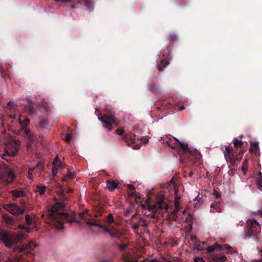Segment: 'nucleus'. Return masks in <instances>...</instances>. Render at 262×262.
Returning <instances> with one entry per match:
<instances>
[{
  "label": "nucleus",
  "mask_w": 262,
  "mask_h": 262,
  "mask_svg": "<svg viewBox=\"0 0 262 262\" xmlns=\"http://www.w3.org/2000/svg\"><path fill=\"white\" fill-rule=\"evenodd\" d=\"M58 168L53 166L52 172L53 176H56L58 172Z\"/></svg>",
  "instance_id": "nucleus-48"
},
{
  "label": "nucleus",
  "mask_w": 262,
  "mask_h": 262,
  "mask_svg": "<svg viewBox=\"0 0 262 262\" xmlns=\"http://www.w3.org/2000/svg\"><path fill=\"white\" fill-rule=\"evenodd\" d=\"M259 177L256 179H262V173L261 172H259Z\"/></svg>",
  "instance_id": "nucleus-61"
},
{
  "label": "nucleus",
  "mask_w": 262,
  "mask_h": 262,
  "mask_svg": "<svg viewBox=\"0 0 262 262\" xmlns=\"http://www.w3.org/2000/svg\"><path fill=\"white\" fill-rule=\"evenodd\" d=\"M25 221L26 224L28 226H30L32 224V219L31 217L28 214L25 215Z\"/></svg>",
  "instance_id": "nucleus-33"
},
{
  "label": "nucleus",
  "mask_w": 262,
  "mask_h": 262,
  "mask_svg": "<svg viewBox=\"0 0 262 262\" xmlns=\"http://www.w3.org/2000/svg\"><path fill=\"white\" fill-rule=\"evenodd\" d=\"M163 188L165 193L167 191L169 192L170 194L174 195V209L172 212L174 213V214H177L180 210L179 201L181 198L178 193L179 186L175 183L173 179H171L170 182L163 185Z\"/></svg>",
  "instance_id": "nucleus-5"
},
{
  "label": "nucleus",
  "mask_w": 262,
  "mask_h": 262,
  "mask_svg": "<svg viewBox=\"0 0 262 262\" xmlns=\"http://www.w3.org/2000/svg\"><path fill=\"white\" fill-rule=\"evenodd\" d=\"M73 173L71 172L69 170L68 171V174L64 177V179H63V181H66L68 179H71L73 178Z\"/></svg>",
  "instance_id": "nucleus-36"
},
{
  "label": "nucleus",
  "mask_w": 262,
  "mask_h": 262,
  "mask_svg": "<svg viewBox=\"0 0 262 262\" xmlns=\"http://www.w3.org/2000/svg\"><path fill=\"white\" fill-rule=\"evenodd\" d=\"M242 169L245 174L247 169H248V161L247 160H245L242 164Z\"/></svg>",
  "instance_id": "nucleus-35"
},
{
  "label": "nucleus",
  "mask_w": 262,
  "mask_h": 262,
  "mask_svg": "<svg viewBox=\"0 0 262 262\" xmlns=\"http://www.w3.org/2000/svg\"><path fill=\"white\" fill-rule=\"evenodd\" d=\"M194 174V173L192 171H190L189 173H188V176L190 177H192V176Z\"/></svg>",
  "instance_id": "nucleus-60"
},
{
  "label": "nucleus",
  "mask_w": 262,
  "mask_h": 262,
  "mask_svg": "<svg viewBox=\"0 0 262 262\" xmlns=\"http://www.w3.org/2000/svg\"><path fill=\"white\" fill-rule=\"evenodd\" d=\"M56 227L58 229H61L63 228V223L60 222H58V224L56 226Z\"/></svg>",
  "instance_id": "nucleus-50"
},
{
  "label": "nucleus",
  "mask_w": 262,
  "mask_h": 262,
  "mask_svg": "<svg viewBox=\"0 0 262 262\" xmlns=\"http://www.w3.org/2000/svg\"><path fill=\"white\" fill-rule=\"evenodd\" d=\"M2 217L9 227H10L11 229H14V226L15 223L14 217L10 216L7 213L3 214Z\"/></svg>",
  "instance_id": "nucleus-17"
},
{
  "label": "nucleus",
  "mask_w": 262,
  "mask_h": 262,
  "mask_svg": "<svg viewBox=\"0 0 262 262\" xmlns=\"http://www.w3.org/2000/svg\"><path fill=\"white\" fill-rule=\"evenodd\" d=\"M177 214H174L172 212L170 213L169 215V220H172V221H177Z\"/></svg>",
  "instance_id": "nucleus-39"
},
{
  "label": "nucleus",
  "mask_w": 262,
  "mask_h": 262,
  "mask_svg": "<svg viewBox=\"0 0 262 262\" xmlns=\"http://www.w3.org/2000/svg\"><path fill=\"white\" fill-rule=\"evenodd\" d=\"M149 222H150L149 220H147V219H143L141 217H139V219L137 222L139 226H143V227L146 226L149 224Z\"/></svg>",
  "instance_id": "nucleus-26"
},
{
  "label": "nucleus",
  "mask_w": 262,
  "mask_h": 262,
  "mask_svg": "<svg viewBox=\"0 0 262 262\" xmlns=\"http://www.w3.org/2000/svg\"><path fill=\"white\" fill-rule=\"evenodd\" d=\"M13 201H15L17 198H25L26 193L23 190H13L11 191Z\"/></svg>",
  "instance_id": "nucleus-16"
},
{
  "label": "nucleus",
  "mask_w": 262,
  "mask_h": 262,
  "mask_svg": "<svg viewBox=\"0 0 262 262\" xmlns=\"http://www.w3.org/2000/svg\"><path fill=\"white\" fill-rule=\"evenodd\" d=\"M35 167L43 170L44 168V163L41 161H38Z\"/></svg>",
  "instance_id": "nucleus-38"
},
{
  "label": "nucleus",
  "mask_w": 262,
  "mask_h": 262,
  "mask_svg": "<svg viewBox=\"0 0 262 262\" xmlns=\"http://www.w3.org/2000/svg\"><path fill=\"white\" fill-rule=\"evenodd\" d=\"M215 250H218L219 251L222 250V247L220 245L217 243H215L213 245L209 246L207 248V250L209 252H212L215 251Z\"/></svg>",
  "instance_id": "nucleus-22"
},
{
  "label": "nucleus",
  "mask_w": 262,
  "mask_h": 262,
  "mask_svg": "<svg viewBox=\"0 0 262 262\" xmlns=\"http://www.w3.org/2000/svg\"><path fill=\"white\" fill-rule=\"evenodd\" d=\"M20 203L21 204V205L25 206L26 204V202L24 200L22 199L20 200Z\"/></svg>",
  "instance_id": "nucleus-56"
},
{
  "label": "nucleus",
  "mask_w": 262,
  "mask_h": 262,
  "mask_svg": "<svg viewBox=\"0 0 262 262\" xmlns=\"http://www.w3.org/2000/svg\"><path fill=\"white\" fill-rule=\"evenodd\" d=\"M42 105L39 106L36 103H33L31 101L28 100V104L25 106V110L29 115L33 116L35 114L38 108H41Z\"/></svg>",
  "instance_id": "nucleus-14"
},
{
  "label": "nucleus",
  "mask_w": 262,
  "mask_h": 262,
  "mask_svg": "<svg viewBox=\"0 0 262 262\" xmlns=\"http://www.w3.org/2000/svg\"><path fill=\"white\" fill-rule=\"evenodd\" d=\"M63 193V191L61 192L59 199L56 200V204L53 205L51 212L50 214V217L53 220L62 219L70 223L75 222L78 225H81L80 221L77 219L75 214L70 216L67 213L63 211L66 207V202L68 201L67 198Z\"/></svg>",
  "instance_id": "nucleus-2"
},
{
  "label": "nucleus",
  "mask_w": 262,
  "mask_h": 262,
  "mask_svg": "<svg viewBox=\"0 0 262 262\" xmlns=\"http://www.w3.org/2000/svg\"><path fill=\"white\" fill-rule=\"evenodd\" d=\"M26 238V234L23 233L15 234L5 230L0 231V239L8 248L12 247Z\"/></svg>",
  "instance_id": "nucleus-4"
},
{
  "label": "nucleus",
  "mask_w": 262,
  "mask_h": 262,
  "mask_svg": "<svg viewBox=\"0 0 262 262\" xmlns=\"http://www.w3.org/2000/svg\"><path fill=\"white\" fill-rule=\"evenodd\" d=\"M213 260L214 262H225L227 257L225 255H215L213 256Z\"/></svg>",
  "instance_id": "nucleus-23"
},
{
  "label": "nucleus",
  "mask_w": 262,
  "mask_h": 262,
  "mask_svg": "<svg viewBox=\"0 0 262 262\" xmlns=\"http://www.w3.org/2000/svg\"><path fill=\"white\" fill-rule=\"evenodd\" d=\"M3 208L15 215L22 214L25 211L24 209L19 207L18 205L14 203L5 204L3 206Z\"/></svg>",
  "instance_id": "nucleus-11"
},
{
  "label": "nucleus",
  "mask_w": 262,
  "mask_h": 262,
  "mask_svg": "<svg viewBox=\"0 0 262 262\" xmlns=\"http://www.w3.org/2000/svg\"><path fill=\"white\" fill-rule=\"evenodd\" d=\"M71 140V135L70 134H66L65 136V141L67 143L70 142Z\"/></svg>",
  "instance_id": "nucleus-42"
},
{
  "label": "nucleus",
  "mask_w": 262,
  "mask_h": 262,
  "mask_svg": "<svg viewBox=\"0 0 262 262\" xmlns=\"http://www.w3.org/2000/svg\"><path fill=\"white\" fill-rule=\"evenodd\" d=\"M211 212H221V203L219 201H214L210 205Z\"/></svg>",
  "instance_id": "nucleus-18"
},
{
  "label": "nucleus",
  "mask_w": 262,
  "mask_h": 262,
  "mask_svg": "<svg viewBox=\"0 0 262 262\" xmlns=\"http://www.w3.org/2000/svg\"><path fill=\"white\" fill-rule=\"evenodd\" d=\"M102 214V209H101V210H99L98 212L97 213V216H101Z\"/></svg>",
  "instance_id": "nucleus-55"
},
{
  "label": "nucleus",
  "mask_w": 262,
  "mask_h": 262,
  "mask_svg": "<svg viewBox=\"0 0 262 262\" xmlns=\"http://www.w3.org/2000/svg\"><path fill=\"white\" fill-rule=\"evenodd\" d=\"M18 228L20 229H24V230H27L28 231L30 230V229L25 227L24 225H19L18 226Z\"/></svg>",
  "instance_id": "nucleus-51"
},
{
  "label": "nucleus",
  "mask_w": 262,
  "mask_h": 262,
  "mask_svg": "<svg viewBox=\"0 0 262 262\" xmlns=\"http://www.w3.org/2000/svg\"><path fill=\"white\" fill-rule=\"evenodd\" d=\"M200 200H201V198L199 197V195H198V196L195 198V200H198V201L199 202Z\"/></svg>",
  "instance_id": "nucleus-64"
},
{
  "label": "nucleus",
  "mask_w": 262,
  "mask_h": 262,
  "mask_svg": "<svg viewBox=\"0 0 262 262\" xmlns=\"http://www.w3.org/2000/svg\"><path fill=\"white\" fill-rule=\"evenodd\" d=\"M100 262H112L111 260H102Z\"/></svg>",
  "instance_id": "nucleus-62"
},
{
  "label": "nucleus",
  "mask_w": 262,
  "mask_h": 262,
  "mask_svg": "<svg viewBox=\"0 0 262 262\" xmlns=\"http://www.w3.org/2000/svg\"><path fill=\"white\" fill-rule=\"evenodd\" d=\"M28 178L29 179V180H33V173H29V172H28Z\"/></svg>",
  "instance_id": "nucleus-53"
},
{
  "label": "nucleus",
  "mask_w": 262,
  "mask_h": 262,
  "mask_svg": "<svg viewBox=\"0 0 262 262\" xmlns=\"http://www.w3.org/2000/svg\"><path fill=\"white\" fill-rule=\"evenodd\" d=\"M8 261L9 262H28L24 258L20 256L8 257Z\"/></svg>",
  "instance_id": "nucleus-21"
},
{
  "label": "nucleus",
  "mask_w": 262,
  "mask_h": 262,
  "mask_svg": "<svg viewBox=\"0 0 262 262\" xmlns=\"http://www.w3.org/2000/svg\"><path fill=\"white\" fill-rule=\"evenodd\" d=\"M26 249V248L24 247H19L18 246H15L13 248V251L15 252L18 251L19 253H21L24 251Z\"/></svg>",
  "instance_id": "nucleus-34"
},
{
  "label": "nucleus",
  "mask_w": 262,
  "mask_h": 262,
  "mask_svg": "<svg viewBox=\"0 0 262 262\" xmlns=\"http://www.w3.org/2000/svg\"><path fill=\"white\" fill-rule=\"evenodd\" d=\"M170 36L172 42L176 41L178 38V35L176 34H170Z\"/></svg>",
  "instance_id": "nucleus-40"
},
{
  "label": "nucleus",
  "mask_w": 262,
  "mask_h": 262,
  "mask_svg": "<svg viewBox=\"0 0 262 262\" xmlns=\"http://www.w3.org/2000/svg\"><path fill=\"white\" fill-rule=\"evenodd\" d=\"M106 221L110 224H112L115 222V220L112 214L110 213L106 217Z\"/></svg>",
  "instance_id": "nucleus-32"
},
{
  "label": "nucleus",
  "mask_w": 262,
  "mask_h": 262,
  "mask_svg": "<svg viewBox=\"0 0 262 262\" xmlns=\"http://www.w3.org/2000/svg\"><path fill=\"white\" fill-rule=\"evenodd\" d=\"M128 188L129 190V195L134 196L135 195L136 191L134 186L132 185H128Z\"/></svg>",
  "instance_id": "nucleus-31"
},
{
  "label": "nucleus",
  "mask_w": 262,
  "mask_h": 262,
  "mask_svg": "<svg viewBox=\"0 0 262 262\" xmlns=\"http://www.w3.org/2000/svg\"><path fill=\"white\" fill-rule=\"evenodd\" d=\"M250 146L251 147L249 149V151L253 152L258 149V142H252L250 144Z\"/></svg>",
  "instance_id": "nucleus-28"
},
{
  "label": "nucleus",
  "mask_w": 262,
  "mask_h": 262,
  "mask_svg": "<svg viewBox=\"0 0 262 262\" xmlns=\"http://www.w3.org/2000/svg\"><path fill=\"white\" fill-rule=\"evenodd\" d=\"M47 187L45 186L37 185L35 190V192H38L40 195L43 194L46 191Z\"/></svg>",
  "instance_id": "nucleus-24"
},
{
  "label": "nucleus",
  "mask_w": 262,
  "mask_h": 262,
  "mask_svg": "<svg viewBox=\"0 0 262 262\" xmlns=\"http://www.w3.org/2000/svg\"><path fill=\"white\" fill-rule=\"evenodd\" d=\"M72 192V189H71V188H69L68 189V190H67V193H70V192Z\"/></svg>",
  "instance_id": "nucleus-63"
},
{
  "label": "nucleus",
  "mask_w": 262,
  "mask_h": 262,
  "mask_svg": "<svg viewBox=\"0 0 262 262\" xmlns=\"http://www.w3.org/2000/svg\"><path fill=\"white\" fill-rule=\"evenodd\" d=\"M119 248L122 250H124L125 248V246L123 245H120Z\"/></svg>",
  "instance_id": "nucleus-58"
},
{
  "label": "nucleus",
  "mask_w": 262,
  "mask_h": 262,
  "mask_svg": "<svg viewBox=\"0 0 262 262\" xmlns=\"http://www.w3.org/2000/svg\"><path fill=\"white\" fill-rule=\"evenodd\" d=\"M168 208L169 206L166 201L165 196L162 194H159L157 196L156 202L154 204L145 203L141 205L144 215L146 217V219L150 221V222L151 220H153V222H155L157 219L156 213L158 210H166Z\"/></svg>",
  "instance_id": "nucleus-3"
},
{
  "label": "nucleus",
  "mask_w": 262,
  "mask_h": 262,
  "mask_svg": "<svg viewBox=\"0 0 262 262\" xmlns=\"http://www.w3.org/2000/svg\"><path fill=\"white\" fill-rule=\"evenodd\" d=\"M8 105L10 107V108H12V110H16L17 107L16 105L13 104L11 102H9L8 103Z\"/></svg>",
  "instance_id": "nucleus-45"
},
{
  "label": "nucleus",
  "mask_w": 262,
  "mask_h": 262,
  "mask_svg": "<svg viewBox=\"0 0 262 262\" xmlns=\"http://www.w3.org/2000/svg\"><path fill=\"white\" fill-rule=\"evenodd\" d=\"M9 117L15 119V118H16V114H15V115H9Z\"/></svg>",
  "instance_id": "nucleus-59"
},
{
  "label": "nucleus",
  "mask_w": 262,
  "mask_h": 262,
  "mask_svg": "<svg viewBox=\"0 0 262 262\" xmlns=\"http://www.w3.org/2000/svg\"><path fill=\"white\" fill-rule=\"evenodd\" d=\"M132 147L135 149H138L140 148V146L137 145H136V146L132 145Z\"/></svg>",
  "instance_id": "nucleus-57"
},
{
  "label": "nucleus",
  "mask_w": 262,
  "mask_h": 262,
  "mask_svg": "<svg viewBox=\"0 0 262 262\" xmlns=\"http://www.w3.org/2000/svg\"><path fill=\"white\" fill-rule=\"evenodd\" d=\"M132 227L134 230H137L139 229L140 226H139V224H138V223L137 222H133V224H132Z\"/></svg>",
  "instance_id": "nucleus-41"
},
{
  "label": "nucleus",
  "mask_w": 262,
  "mask_h": 262,
  "mask_svg": "<svg viewBox=\"0 0 262 262\" xmlns=\"http://www.w3.org/2000/svg\"><path fill=\"white\" fill-rule=\"evenodd\" d=\"M195 262H205V260L202 258L200 257H196L194 259Z\"/></svg>",
  "instance_id": "nucleus-49"
},
{
  "label": "nucleus",
  "mask_w": 262,
  "mask_h": 262,
  "mask_svg": "<svg viewBox=\"0 0 262 262\" xmlns=\"http://www.w3.org/2000/svg\"><path fill=\"white\" fill-rule=\"evenodd\" d=\"M224 247L226 249H227L228 250L227 251L228 254L232 253L231 251H230V250L232 248L229 245H225Z\"/></svg>",
  "instance_id": "nucleus-47"
},
{
  "label": "nucleus",
  "mask_w": 262,
  "mask_h": 262,
  "mask_svg": "<svg viewBox=\"0 0 262 262\" xmlns=\"http://www.w3.org/2000/svg\"><path fill=\"white\" fill-rule=\"evenodd\" d=\"M18 123L20 125V128L17 131V135H19L21 133L24 131L25 137L30 142H33L35 140L36 137L34 135L33 133L31 132L30 129L26 128L27 125L30 123V120L26 118L23 121L19 118H18Z\"/></svg>",
  "instance_id": "nucleus-8"
},
{
  "label": "nucleus",
  "mask_w": 262,
  "mask_h": 262,
  "mask_svg": "<svg viewBox=\"0 0 262 262\" xmlns=\"http://www.w3.org/2000/svg\"><path fill=\"white\" fill-rule=\"evenodd\" d=\"M116 133L118 135H121L123 134L124 133V130L122 129V128H118L116 130Z\"/></svg>",
  "instance_id": "nucleus-46"
},
{
  "label": "nucleus",
  "mask_w": 262,
  "mask_h": 262,
  "mask_svg": "<svg viewBox=\"0 0 262 262\" xmlns=\"http://www.w3.org/2000/svg\"><path fill=\"white\" fill-rule=\"evenodd\" d=\"M224 156L226 161L230 162L233 166H236V161H238V158H234V155L232 147L226 146L224 152Z\"/></svg>",
  "instance_id": "nucleus-12"
},
{
  "label": "nucleus",
  "mask_w": 262,
  "mask_h": 262,
  "mask_svg": "<svg viewBox=\"0 0 262 262\" xmlns=\"http://www.w3.org/2000/svg\"><path fill=\"white\" fill-rule=\"evenodd\" d=\"M3 182L5 185H8L10 184L15 178V176L13 172L11 170L5 171L1 176Z\"/></svg>",
  "instance_id": "nucleus-15"
},
{
  "label": "nucleus",
  "mask_w": 262,
  "mask_h": 262,
  "mask_svg": "<svg viewBox=\"0 0 262 262\" xmlns=\"http://www.w3.org/2000/svg\"><path fill=\"white\" fill-rule=\"evenodd\" d=\"M213 194L215 195L216 199H219L221 196L220 193L215 189L213 190Z\"/></svg>",
  "instance_id": "nucleus-44"
},
{
  "label": "nucleus",
  "mask_w": 262,
  "mask_h": 262,
  "mask_svg": "<svg viewBox=\"0 0 262 262\" xmlns=\"http://www.w3.org/2000/svg\"><path fill=\"white\" fill-rule=\"evenodd\" d=\"M36 167H30L28 169V172L29 173H33V171L35 169Z\"/></svg>",
  "instance_id": "nucleus-54"
},
{
  "label": "nucleus",
  "mask_w": 262,
  "mask_h": 262,
  "mask_svg": "<svg viewBox=\"0 0 262 262\" xmlns=\"http://www.w3.org/2000/svg\"><path fill=\"white\" fill-rule=\"evenodd\" d=\"M167 144L172 149H176L180 155L182 162L188 161L192 164H195L200 160L201 154L197 150H191L187 144L183 143L177 139L167 141Z\"/></svg>",
  "instance_id": "nucleus-1"
},
{
  "label": "nucleus",
  "mask_w": 262,
  "mask_h": 262,
  "mask_svg": "<svg viewBox=\"0 0 262 262\" xmlns=\"http://www.w3.org/2000/svg\"><path fill=\"white\" fill-rule=\"evenodd\" d=\"M233 144L236 148H241L243 145V142L242 141L238 140L237 138L233 139Z\"/></svg>",
  "instance_id": "nucleus-29"
},
{
  "label": "nucleus",
  "mask_w": 262,
  "mask_h": 262,
  "mask_svg": "<svg viewBox=\"0 0 262 262\" xmlns=\"http://www.w3.org/2000/svg\"><path fill=\"white\" fill-rule=\"evenodd\" d=\"M106 183L107 188L110 191H113L115 189L119 184L114 180H108L106 181Z\"/></svg>",
  "instance_id": "nucleus-19"
},
{
  "label": "nucleus",
  "mask_w": 262,
  "mask_h": 262,
  "mask_svg": "<svg viewBox=\"0 0 262 262\" xmlns=\"http://www.w3.org/2000/svg\"><path fill=\"white\" fill-rule=\"evenodd\" d=\"M122 140L125 141L128 146H131L132 144H134L135 142L136 136L135 135H125L122 137Z\"/></svg>",
  "instance_id": "nucleus-20"
},
{
  "label": "nucleus",
  "mask_w": 262,
  "mask_h": 262,
  "mask_svg": "<svg viewBox=\"0 0 262 262\" xmlns=\"http://www.w3.org/2000/svg\"><path fill=\"white\" fill-rule=\"evenodd\" d=\"M148 89L154 93H157L158 91L157 86L154 82L149 83L148 84Z\"/></svg>",
  "instance_id": "nucleus-25"
},
{
  "label": "nucleus",
  "mask_w": 262,
  "mask_h": 262,
  "mask_svg": "<svg viewBox=\"0 0 262 262\" xmlns=\"http://www.w3.org/2000/svg\"><path fill=\"white\" fill-rule=\"evenodd\" d=\"M247 231L244 236V239L252 238L256 242H258V235L260 233V227L259 224L255 220H248L247 221Z\"/></svg>",
  "instance_id": "nucleus-6"
},
{
  "label": "nucleus",
  "mask_w": 262,
  "mask_h": 262,
  "mask_svg": "<svg viewBox=\"0 0 262 262\" xmlns=\"http://www.w3.org/2000/svg\"><path fill=\"white\" fill-rule=\"evenodd\" d=\"M256 185L259 189L262 190V179H256Z\"/></svg>",
  "instance_id": "nucleus-37"
},
{
  "label": "nucleus",
  "mask_w": 262,
  "mask_h": 262,
  "mask_svg": "<svg viewBox=\"0 0 262 262\" xmlns=\"http://www.w3.org/2000/svg\"><path fill=\"white\" fill-rule=\"evenodd\" d=\"M139 140V139H138ZM140 140L144 143H146L148 141V139L146 137H142Z\"/></svg>",
  "instance_id": "nucleus-52"
},
{
  "label": "nucleus",
  "mask_w": 262,
  "mask_h": 262,
  "mask_svg": "<svg viewBox=\"0 0 262 262\" xmlns=\"http://www.w3.org/2000/svg\"><path fill=\"white\" fill-rule=\"evenodd\" d=\"M53 166L54 167H57L58 168L63 167V165L61 162L59 160V158L58 157H56L54 159L53 162Z\"/></svg>",
  "instance_id": "nucleus-27"
},
{
  "label": "nucleus",
  "mask_w": 262,
  "mask_h": 262,
  "mask_svg": "<svg viewBox=\"0 0 262 262\" xmlns=\"http://www.w3.org/2000/svg\"><path fill=\"white\" fill-rule=\"evenodd\" d=\"M171 58L169 57V52L167 50L162 55L160 60V63L158 66V69L159 71H163L164 69L170 63Z\"/></svg>",
  "instance_id": "nucleus-13"
},
{
  "label": "nucleus",
  "mask_w": 262,
  "mask_h": 262,
  "mask_svg": "<svg viewBox=\"0 0 262 262\" xmlns=\"http://www.w3.org/2000/svg\"><path fill=\"white\" fill-rule=\"evenodd\" d=\"M86 213V211H83L82 212L79 213V214L78 215V217L81 220H83L84 219H85V215Z\"/></svg>",
  "instance_id": "nucleus-43"
},
{
  "label": "nucleus",
  "mask_w": 262,
  "mask_h": 262,
  "mask_svg": "<svg viewBox=\"0 0 262 262\" xmlns=\"http://www.w3.org/2000/svg\"><path fill=\"white\" fill-rule=\"evenodd\" d=\"M98 119L104 124V126L108 128L109 132L112 130V125H114L115 126L118 125V123L115 120L114 115L112 114H107L103 115L100 114L98 116Z\"/></svg>",
  "instance_id": "nucleus-10"
},
{
  "label": "nucleus",
  "mask_w": 262,
  "mask_h": 262,
  "mask_svg": "<svg viewBox=\"0 0 262 262\" xmlns=\"http://www.w3.org/2000/svg\"><path fill=\"white\" fill-rule=\"evenodd\" d=\"M20 147V142L19 140L13 139L11 142H9L5 145L4 153L2 155V159L8 162L11 160L6 158V156L13 157L16 156Z\"/></svg>",
  "instance_id": "nucleus-7"
},
{
  "label": "nucleus",
  "mask_w": 262,
  "mask_h": 262,
  "mask_svg": "<svg viewBox=\"0 0 262 262\" xmlns=\"http://www.w3.org/2000/svg\"><path fill=\"white\" fill-rule=\"evenodd\" d=\"M85 223L90 226L98 227L99 228L103 229L104 231L109 233L113 238L119 237L120 236V233L119 231L116 230L115 228H108V227L100 224L98 220L95 219H89L86 221Z\"/></svg>",
  "instance_id": "nucleus-9"
},
{
  "label": "nucleus",
  "mask_w": 262,
  "mask_h": 262,
  "mask_svg": "<svg viewBox=\"0 0 262 262\" xmlns=\"http://www.w3.org/2000/svg\"><path fill=\"white\" fill-rule=\"evenodd\" d=\"M39 125L40 127H47L48 125V120L47 119H42L39 123Z\"/></svg>",
  "instance_id": "nucleus-30"
}]
</instances>
